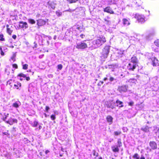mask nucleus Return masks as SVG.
<instances>
[{
    "mask_svg": "<svg viewBox=\"0 0 159 159\" xmlns=\"http://www.w3.org/2000/svg\"><path fill=\"white\" fill-rule=\"evenodd\" d=\"M116 103L117 104V106H119L120 107H123V105H122L123 103L121 101L117 100Z\"/></svg>",
    "mask_w": 159,
    "mask_h": 159,
    "instance_id": "obj_21",
    "label": "nucleus"
},
{
    "mask_svg": "<svg viewBox=\"0 0 159 159\" xmlns=\"http://www.w3.org/2000/svg\"><path fill=\"white\" fill-rule=\"evenodd\" d=\"M75 47L77 49H84L87 48V45L84 42H81L79 43H76Z\"/></svg>",
    "mask_w": 159,
    "mask_h": 159,
    "instance_id": "obj_3",
    "label": "nucleus"
},
{
    "mask_svg": "<svg viewBox=\"0 0 159 159\" xmlns=\"http://www.w3.org/2000/svg\"><path fill=\"white\" fill-rule=\"evenodd\" d=\"M4 36L3 34H0V40L1 41H4L5 40L3 38Z\"/></svg>",
    "mask_w": 159,
    "mask_h": 159,
    "instance_id": "obj_30",
    "label": "nucleus"
},
{
    "mask_svg": "<svg viewBox=\"0 0 159 159\" xmlns=\"http://www.w3.org/2000/svg\"><path fill=\"white\" fill-rule=\"evenodd\" d=\"M16 56V55L15 53H13V54L12 55L10 59V60L11 62H13L15 61Z\"/></svg>",
    "mask_w": 159,
    "mask_h": 159,
    "instance_id": "obj_23",
    "label": "nucleus"
},
{
    "mask_svg": "<svg viewBox=\"0 0 159 159\" xmlns=\"http://www.w3.org/2000/svg\"><path fill=\"white\" fill-rule=\"evenodd\" d=\"M134 102H129L128 103L129 105L130 106H132L134 104Z\"/></svg>",
    "mask_w": 159,
    "mask_h": 159,
    "instance_id": "obj_44",
    "label": "nucleus"
},
{
    "mask_svg": "<svg viewBox=\"0 0 159 159\" xmlns=\"http://www.w3.org/2000/svg\"><path fill=\"white\" fill-rule=\"evenodd\" d=\"M23 77L27 81H29L30 79L29 77H26V75L22 73H20V77Z\"/></svg>",
    "mask_w": 159,
    "mask_h": 159,
    "instance_id": "obj_24",
    "label": "nucleus"
},
{
    "mask_svg": "<svg viewBox=\"0 0 159 159\" xmlns=\"http://www.w3.org/2000/svg\"><path fill=\"white\" fill-rule=\"evenodd\" d=\"M99 159H102V157H100L99 158Z\"/></svg>",
    "mask_w": 159,
    "mask_h": 159,
    "instance_id": "obj_59",
    "label": "nucleus"
},
{
    "mask_svg": "<svg viewBox=\"0 0 159 159\" xmlns=\"http://www.w3.org/2000/svg\"><path fill=\"white\" fill-rule=\"evenodd\" d=\"M57 67L58 69L61 70L62 68V66L61 64H59L57 66Z\"/></svg>",
    "mask_w": 159,
    "mask_h": 159,
    "instance_id": "obj_41",
    "label": "nucleus"
},
{
    "mask_svg": "<svg viewBox=\"0 0 159 159\" xmlns=\"http://www.w3.org/2000/svg\"><path fill=\"white\" fill-rule=\"evenodd\" d=\"M48 4L53 9H55L56 5V4L54 2L50 1L48 2Z\"/></svg>",
    "mask_w": 159,
    "mask_h": 159,
    "instance_id": "obj_14",
    "label": "nucleus"
},
{
    "mask_svg": "<svg viewBox=\"0 0 159 159\" xmlns=\"http://www.w3.org/2000/svg\"><path fill=\"white\" fill-rule=\"evenodd\" d=\"M61 151H63H63H64V149H63V148H61Z\"/></svg>",
    "mask_w": 159,
    "mask_h": 159,
    "instance_id": "obj_55",
    "label": "nucleus"
},
{
    "mask_svg": "<svg viewBox=\"0 0 159 159\" xmlns=\"http://www.w3.org/2000/svg\"><path fill=\"white\" fill-rule=\"evenodd\" d=\"M111 149L113 151L115 152H118L119 150L118 147L117 146H112L111 147Z\"/></svg>",
    "mask_w": 159,
    "mask_h": 159,
    "instance_id": "obj_18",
    "label": "nucleus"
},
{
    "mask_svg": "<svg viewBox=\"0 0 159 159\" xmlns=\"http://www.w3.org/2000/svg\"><path fill=\"white\" fill-rule=\"evenodd\" d=\"M56 14L57 16L59 17L62 15V13L61 12L60 10H58L56 11Z\"/></svg>",
    "mask_w": 159,
    "mask_h": 159,
    "instance_id": "obj_25",
    "label": "nucleus"
},
{
    "mask_svg": "<svg viewBox=\"0 0 159 159\" xmlns=\"http://www.w3.org/2000/svg\"><path fill=\"white\" fill-rule=\"evenodd\" d=\"M83 34H81V35H80V36L82 38H83L82 36H83Z\"/></svg>",
    "mask_w": 159,
    "mask_h": 159,
    "instance_id": "obj_57",
    "label": "nucleus"
},
{
    "mask_svg": "<svg viewBox=\"0 0 159 159\" xmlns=\"http://www.w3.org/2000/svg\"><path fill=\"white\" fill-rule=\"evenodd\" d=\"M104 20L106 22V23L107 24H108V22H109V21L108 20H106V19H104Z\"/></svg>",
    "mask_w": 159,
    "mask_h": 159,
    "instance_id": "obj_48",
    "label": "nucleus"
},
{
    "mask_svg": "<svg viewBox=\"0 0 159 159\" xmlns=\"http://www.w3.org/2000/svg\"><path fill=\"white\" fill-rule=\"evenodd\" d=\"M6 27H7V32L10 35L11 34L12 32V30L11 29V28L9 27V25H7Z\"/></svg>",
    "mask_w": 159,
    "mask_h": 159,
    "instance_id": "obj_19",
    "label": "nucleus"
},
{
    "mask_svg": "<svg viewBox=\"0 0 159 159\" xmlns=\"http://www.w3.org/2000/svg\"><path fill=\"white\" fill-rule=\"evenodd\" d=\"M46 22L42 19H39L37 20V25L39 26H41L45 25Z\"/></svg>",
    "mask_w": 159,
    "mask_h": 159,
    "instance_id": "obj_8",
    "label": "nucleus"
},
{
    "mask_svg": "<svg viewBox=\"0 0 159 159\" xmlns=\"http://www.w3.org/2000/svg\"><path fill=\"white\" fill-rule=\"evenodd\" d=\"M28 65L27 64H25L23 65V69L26 70L28 68Z\"/></svg>",
    "mask_w": 159,
    "mask_h": 159,
    "instance_id": "obj_36",
    "label": "nucleus"
},
{
    "mask_svg": "<svg viewBox=\"0 0 159 159\" xmlns=\"http://www.w3.org/2000/svg\"><path fill=\"white\" fill-rule=\"evenodd\" d=\"M128 86L126 85H122L118 87V90L120 92H125L127 90Z\"/></svg>",
    "mask_w": 159,
    "mask_h": 159,
    "instance_id": "obj_5",
    "label": "nucleus"
},
{
    "mask_svg": "<svg viewBox=\"0 0 159 159\" xmlns=\"http://www.w3.org/2000/svg\"><path fill=\"white\" fill-rule=\"evenodd\" d=\"M134 17L139 22L142 23L145 21V17L143 15L137 14L135 15Z\"/></svg>",
    "mask_w": 159,
    "mask_h": 159,
    "instance_id": "obj_4",
    "label": "nucleus"
},
{
    "mask_svg": "<svg viewBox=\"0 0 159 159\" xmlns=\"http://www.w3.org/2000/svg\"><path fill=\"white\" fill-rule=\"evenodd\" d=\"M149 145L152 149H155L157 148V144L155 142H150Z\"/></svg>",
    "mask_w": 159,
    "mask_h": 159,
    "instance_id": "obj_10",
    "label": "nucleus"
},
{
    "mask_svg": "<svg viewBox=\"0 0 159 159\" xmlns=\"http://www.w3.org/2000/svg\"><path fill=\"white\" fill-rule=\"evenodd\" d=\"M133 159H139V156L137 153L135 154L133 156Z\"/></svg>",
    "mask_w": 159,
    "mask_h": 159,
    "instance_id": "obj_26",
    "label": "nucleus"
},
{
    "mask_svg": "<svg viewBox=\"0 0 159 159\" xmlns=\"http://www.w3.org/2000/svg\"><path fill=\"white\" fill-rule=\"evenodd\" d=\"M109 66L110 68H112L113 67L114 68V66L112 65H111Z\"/></svg>",
    "mask_w": 159,
    "mask_h": 159,
    "instance_id": "obj_50",
    "label": "nucleus"
},
{
    "mask_svg": "<svg viewBox=\"0 0 159 159\" xmlns=\"http://www.w3.org/2000/svg\"><path fill=\"white\" fill-rule=\"evenodd\" d=\"M51 118L52 120H54L56 118L55 116L54 115H52L51 116Z\"/></svg>",
    "mask_w": 159,
    "mask_h": 159,
    "instance_id": "obj_40",
    "label": "nucleus"
},
{
    "mask_svg": "<svg viewBox=\"0 0 159 159\" xmlns=\"http://www.w3.org/2000/svg\"><path fill=\"white\" fill-rule=\"evenodd\" d=\"M122 21L123 25H128L130 24L129 21L126 19H123L122 20Z\"/></svg>",
    "mask_w": 159,
    "mask_h": 159,
    "instance_id": "obj_16",
    "label": "nucleus"
},
{
    "mask_svg": "<svg viewBox=\"0 0 159 159\" xmlns=\"http://www.w3.org/2000/svg\"><path fill=\"white\" fill-rule=\"evenodd\" d=\"M13 106L16 108H17L19 107L18 104L17 102L14 103L13 104Z\"/></svg>",
    "mask_w": 159,
    "mask_h": 159,
    "instance_id": "obj_33",
    "label": "nucleus"
},
{
    "mask_svg": "<svg viewBox=\"0 0 159 159\" xmlns=\"http://www.w3.org/2000/svg\"><path fill=\"white\" fill-rule=\"evenodd\" d=\"M38 124V122L37 121H34L33 123V126L34 127H36Z\"/></svg>",
    "mask_w": 159,
    "mask_h": 159,
    "instance_id": "obj_37",
    "label": "nucleus"
},
{
    "mask_svg": "<svg viewBox=\"0 0 159 159\" xmlns=\"http://www.w3.org/2000/svg\"><path fill=\"white\" fill-rule=\"evenodd\" d=\"M114 80V79L113 77H111L109 79V80L111 81H113Z\"/></svg>",
    "mask_w": 159,
    "mask_h": 159,
    "instance_id": "obj_45",
    "label": "nucleus"
},
{
    "mask_svg": "<svg viewBox=\"0 0 159 159\" xmlns=\"http://www.w3.org/2000/svg\"><path fill=\"white\" fill-rule=\"evenodd\" d=\"M137 66V65L133 63H130L128 64L127 67L129 70H134L135 69Z\"/></svg>",
    "mask_w": 159,
    "mask_h": 159,
    "instance_id": "obj_6",
    "label": "nucleus"
},
{
    "mask_svg": "<svg viewBox=\"0 0 159 159\" xmlns=\"http://www.w3.org/2000/svg\"><path fill=\"white\" fill-rule=\"evenodd\" d=\"M106 40L105 37L101 36L98 37L96 39L93 41V44L95 48H97L103 44Z\"/></svg>",
    "mask_w": 159,
    "mask_h": 159,
    "instance_id": "obj_1",
    "label": "nucleus"
},
{
    "mask_svg": "<svg viewBox=\"0 0 159 159\" xmlns=\"http://www.w3.org/2000/svg\"><path fill=\"white\" fill-rule=\"evenodd\" d=\"M93 154L94 156H95L96 157H97L98 156V153L96 152L94 150H93Z\"/></svg>",
    "mask_w": 159,
    "mask_h": 159,
    "instance_id": "obj_38",
    "label": "nucleus"
},
{
    "mask_svg": "<svg viewBox=\"0 0 159 159\" xmlns=\"http://www.w3.org/2000/svg\"><path fill=\"white\" fill-rule=\"evenodd\" d=\"M18 76H20V74H19L18 75Z\"/></svg>",
    "mask_w": 159,
    "mask_h": 159,
    "instance_id": "obj_58",
    "label": "nucleus"
},
{
    "mask_svg": "<svg viewBox=\"0 0 159 159\" xmlns=\"http://www.w3.org/2000/svg\"><path fill=\"white\" fill-rule=\"evenodd\" d=\"M44 115L45 116V117H47V115L45 113L44 114Z\"/></svg>",
    "mask_w": 159,
    "mask_h": 159,
    "instance_id": "obj_56",
    "label": "nucleus"
},
{
    "mask_svg": "<svg viewBox=\"0 0 159 159\" xmlns=\"http://www.w3.org/2000/svg\"><path fill=\"white\" fill-rule=\"evenodd\" d=\"M151 60L152 61V64L154 66H156L159 65L158 61L156 58H152Z\"/></svg>",
    "mask_w": 159,
    "mask_h": 159,
    "instance_id": "obj_9",
    "label": "nucleus"
},
{
    "mask_svg": "<svg viewBox=\"0 0 159 159\" xmlns=\"http://www.w3.org/2000/svg\"><path fill=\"white\" fill-rule=\"evenodd\" d=\"M17 120L15 119H10L6 121V122L10 125H12L14 122H16Z\"/></svg>",
    "mask_w": 159,
    "mask_h": 159,
    "instance_id": "obj_13",
    "label": "nucleus"
},
{
    "mask_svg": "<svg viewBox=\"0 0 159 159\" xmlns=\"http://www.w3.org/2000/svg\"><path fill=\"white\" fill-rule=\"evenodd\" d=\"M42 128V126L41 125H39V129H40Z\"/></svg>",
    "mask_w": 159,
    "mask_h": 159,
    "instance_id": "obj_52",
    "label": "nucleus"
},
{
    "mask_svg": "<svg viewBox=\"0 0 159 159\" xmlns=\"http://www.w3.org/2000/svg\"><path fill=\"white\" fill-rule=\"evenodd\" d=\"M117 146L118 147L120 148L122 146V144L121 142V140L120 139H119L117 141Z\"/></svg>",
    "mask_w": 159,
    "mask_h": 159,
    "instance_id": "obj_27",
    "label": "nucleus"
},
{
    "mask_svg": "<svg viewBox=\"0 0 159 159\" xmlns=\"http://www.w3.org/2000/svg\"><path fill=\"white\" fill-rule=\"evenodd\" d=\"M154 131H156L155 132L156 134V135L159 138V128L154 127Z\"/></svg>",
    "mask_w": 159,
    "mask_h": 159,
    "instance_id": "obj_22",
    "label": "nucleus"
},
{
    "mask_svg": "<svg viewBox=\"0 0 159 159\" xmlns=\"http://www.w3.org/2000/svg\"><path fill=\"white\" fill-rule=\"evenodd\" d=\"M12 66H13V68H15V69H16L18 67L17 65L16 64H13Z\"/></svg>",
    "mask_w": 159,
    "mask_h": 159,
    "instance_id": "obj_42",
    "label": "nucleus"
},
{
    "mask_svg": "<svg viewBox=\"0 0 159 159\" xmlns=\"http://www.w3.org/2000/svg\"><path fill=\"white\" fill-rule=\"evenodd\" d=\"M121 133L120 131H115L114 132V134L115 135H118Z\"/></svg>",
    "mask_w": 159,
    "mask_h": 159,
    "instance_id": "obj_34",
    "label": "nucleus"
},
{
    "mask_svg": "<svg viewBox=\"0 0 159 159\" xmlns=\"http://www.w3.org/2000/svg\"><path fill=\"white\" fill-rule=\"evenodd\" d=\"M60 156H61H61H62V155H60Z\"/></svg>",
    "mask_w": 159,
    "mask_h": 159,
    "instance_id": "obj_62",
    "label": "nucleus"
},
{
    "mask_svg": "<svg viewBox=\"0 0 159 159\" xmlns=\"http://www.w3.org/2000/svg\"><path fill=\"white\" fill-rule=\"evenodd\" d=\"M110 50V46H106L103 48L102 54V57L104 58H107L108 55Z\"/></svg>",
    "mask_w": 159,
    "mask_h": 159,
    "instance_id": "obj_2",
    "label": "nucleus"
},
{
    "mask_svg": "<svg viewBox=\"0 0 159 159\" xmlns=\"http://www.w3.org/2000/svg\"><path fill=\"white\" fill-rule=\"evenodd\" d=\"M67 1L69 2L70 3H71L75 2L78 1V0H67Z\"/></svg>",
    "mask_w": 159,
    "mask_h": 159,
    "instance_id": "obj_35",
    "label": "nucleus"
},
{
    "mask_svg": "<svg viewBox=\"0 0 159 159\" xmlns=\"http://www.w3.org/2000/svg\"><path fill=\"white\" fill-rule=\"evenodd\" d=\"M136 81V80L134 79H132L129 80V82L133 83H135Z\"/></svg>",
    "mask_w": 159,
    "mask_h": 159,
    "instance_id": "obj_29",
    "label": "nucleus"
},
{
    "mask_svg": "<svg viewBox=\"0 0 159 159\" xmlns=\"http://www.w3.org/2000/svg\"><path fill=\"white\" fill-rule=\"evenodd\" d=\"M155 46H154V50L156 52L159 53V39L156 40L154 42Z\"/></svg>",
    "mask_w": 159,
    "mask_h": 159,
    "instance_id": "obj_7",
    "label": "nucleus"
},
{
    "mask_svg": "<svg viewBox=\"0 0 159 159\" xmlns=\"http://www.w3.org/2000/svg\"><path fill=\"white\" fill-rule=\"evenodd\" d=\"M107 79V78H104V81H106Z\"/></svg>",
    "mask_w": 159,
    "mask_h": 159,
    "instance_id": "obj_54",
    "label": "nucleus"
},
{
    "mask_svg": "<svg viewBox=\"0 0 159 159\" xmlns=\"http://www.w3.org/2000/svg\"><path fill=\"white\" fill-rule=\"evenodd\" d=\"M18 86L20 87V85L19 84L18 85H17L15 84L14 85V87L15 88H16V89H18V88H19Z\"/></svg>",
    "mask_w": 159,
    "mask_h": 159,
    "instance_id": "obj_43",
    "label": "nucleus"
},
{
    "mask_svg": "<svg viewBox=\"0 0 159 159\" xmlns=\"http://www.w3.org/2000/svg\"><path fill=\"white\" fill-rule=\"evenodd\" d=\"M151 128V127H149L148 126H146L144 128H142V130L145 132H148L150 131V129Z\"/></svg>",
    "mask_w": 159,
    "mask_h": 159,
    "instance_id": "obj_20",
    "label": "nucleus"
},
{
    "mask_svg": "<svg viewBox=\"0 0 159 159\" xmlns=\"http://www.w3.org/2000/svg\"><path fill=\"white\" fill-rule=\"evenodd\" d=\"M49 152V151L48 150H47L45 151V153L46 154H47Z\"/></svg>",
    "mask_w": 159,
    "mask_h": 159,
    "instance_id": "obj_51",
    "label": "nucleus"
},
{
    "mask_svg": "<svg viewBox=\"0 0 159 159\" xmlns=\"http://www.w3.org/2000/svg\"><path fill=\"white\" fill-rule=\"evenodd\" d=\"M28 26L27 23L26 22L23 23L20 22V27L22 29H26Z\"/></svg>",
    "mask_w": 159,
    "mask_h": 159,
    "instance_id": "obj_17",
    "label": "nucleus"
},
{
    "mask_svg": "<svg viewBox=\"0 0 159 159\" xmlns=\"http://www.w3.org/2000/svg\"><path fill=\"white\" fill-rule=\"evenodd\" d=\"M49 109V108L48 107L46 106L45 110L47 111H48V110Z\"/></svg>",
    "mask_w": 159,
    "mask_h": 159,
    "instance_id": "obj_46",
    "label": "nucleus"
},
{
    "mask_svg": "<svg viewBox=\"0 0 159 159\" xmlns=\"http://www.w3.org/2000/svg\"><path fill=\"white\" fill-rule=\"evenodd\" d=\"M66 11H70V12H71V10L70 9H69V10H66Z\"/></svg>",
    "mask_w": 159,
    "mask_h": 159,
    "instance_id": "obj_53",
    "label": "nucleus"
},
{
    "mask_svg": "<svg viewBox=\"0 0 159 159\" xmlns=\"http://www.w3.org/2000/svg\"><path fill=\"white\" fill-rule=\"evenodd\" d=\"M0 53L1 55L3 56L4 55V53L3 52L2 48L0 47Z\"/></svg>",
    "mask_w": 159,
    "mask_h": 159,
    "instance_id": "obj_39",
    "label": "nucleus"
},
{
    "mask_svg": "<svg viewBox=\"0 0 159 159\" xmlns=\"http://www.w3.org/2000/svg\"><path fill=\"white\" fill-rule=\"evenodd\" d=\"M104 11L110 14H114V11L110 7H107L104 9Z\"/></svg>",
    "mask_w": 159,
    "mask_h": 159,
    "instance_id": "obj_11",
    "label": "nucleus"
},
{
    "mask_svg": "<svg viewBox=\"0 0 159 159\" xmlns=\"http://www.w3.org/2000/svg\"><path fill=\"white\" fill-rule=\"evenodd\" d=\"M29 22L31 24H35V21L33 19H30L29 20Z\"/></svg>",
    "mask_w": 159,
    "mask_h": 159,
    "instance_id": "obj_32",
    "label": "nucleus"
},
{
    "mask_svg": "<svg viewBox=\"0 0 159 159\" xmlns=\"http://www.w3.org/2000/svg\"><path fill=\"white\" fill-rule=\"evenodd\" d=\"M107 107L108 108H111V109H113L114 107V106L111 102L108 105Z\"/></svg>",
    "mask_w": 159,
    "mask_h": 159,
    "instance_id": "obj_31",
    "label": "nucleus"
},
{
    "mask_svg": "<svg viewBox=\"0 0 159 159\" xmlns=\"http://www.w3.org/2000/svg\"><path fill=\"white\" fill-rule=\"evenodd\" d=\"M137 65L138 61L136 57H132L131 59L130 62Z\"/></svg>",
    "mask_w": 159,
    "mask_h": 159,
    "instance_id": "obj_12",
    "label": "nucleus"
},
{
    "mask_svg": "<svg viewBox=\"0 0 159 159\" xmlns=\"http://www.w3.org/2000/svg\"><path fill=\"white\" fill-rule=\"evenodd\" d=\"M20 80H22V79H21V78H20Z\"/></svg>",
    "mask_w": 159,
    "mask_h": 159,
    "instance_id": "obj_61",
    "label": "nucleus"
},
{
    "mask_svg": "<svg viewBox=\"0 0 159 159\" xmlns=\"http://www.w3.org/2000/svg\"><path fill=\"white\" fill-rule=\"evenodd\" d=\"M103 82H101V83H102V84H103Z\"/></svg>",
    "mask_w": 159,
    "mask_h": 159,
    "instance_id": "obj_60",
    "label": "nucleus"
},
{
    "mask_svg": "<svg viewBox=\"0 0 159 159\" xmlns=\"http://www.w3.org/2000/svg\"><path fill=\"white\" fill-rule=\"evenodd\" d=\"M123 130L126 131L127 129L126 127H123Z\"/></svg>",
    "mask_w": 159,
    "mask_h": 159,
    "instance_id": "obj_49",
    "label": "nucleus"
},
{
    "mask_svg": "<svg viewBox=\"0 0 159 159\" xmlns=\"http://www.w3.org/2000/svg\"><path fill=\"white\" fill-rule=\"evenodd\" d=\"M107 121L109 123L110 125L112 123V117L110 116H108L107 117Z\"/></svg>",
    "mask_w": 159,
    "mask_h": 159,
    "instance_id": "obj_15",
    "label": "nucleus"
},
{
    "mask_svg": "<svg viewBox=\"0 0 159 159\" xmlns=\"http://www.w3.org/2000/svg\"><path fill=\"white\" fill-rule=\"evenodd\" d=\"M12 37L13 39H15L16 37V35H13L12 36Z\"/></svg>",
    "mask_w": 159,
    "mask_h": 159,
    "instance_id": "obj_47",
    "label": "nucleus"
},
{
    "mask_svg": "<svg viewBox=\"0 0 159 159\" xmlns=\"http://www.w3.org/2000/svg\"><path fill=\"white\" fill-rule=\"evenodd\" d=\"M9 115L8 113H4V116L3 117L2 120L3 121H6V119L7 118V117Z\"/></svg>",
    "mask_w": 159,
    "mask_h": 159,
    "instance_id": "obj_28",
    "label": "nucleus"
}]
</instances>
